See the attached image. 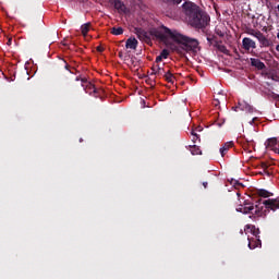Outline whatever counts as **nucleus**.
Masks as SVG:
<instances>
[{
    "label": "nucleus",
    "mask_w": 279,
    "mask_h": 279,
    "mask_svg": "<svg viewBox=\"0 0 279 279\" xmlns=\"http://www.w3.org/2000/svg\"><path fill=\"white\" fill-rule=\"evenodd\" d=\"M135 34L138 40L146 43V45H151L153 38H156L161 43H167L169 40V36H171V29H169L167 26L151 28L149 32L143 28H135Z\"/></svg>",
    "instance_id": "obj_1"
},
{
    "label": "nucleus",
    "mask_w": 279,
    "mask_h": 279,
    "mask_svg": "<svg viewBox=\"0 0 279 279\" xmlns=\"http://www.w3.org/2000/svg\"><path fill=\"white\" fill-rule=\"evenodd\" d=\"M169 38H172L174 43L181 45V49L186 51V53H197V49H199V40L196 38H191L189 36L173 32H171Z\"/></svg>",
    "instance_id": "obj_2"
},
{
    "label": "nucleus",
    "mask_w": 279,
    "mask_h": 279,
    "mask_svg": "<svg viewBox=\"0 0 279 279\" xmlns=\"http://www.w3.org/2000/svg\"><path fill=\"white\" fill-rule=\"evenodd\" d=\"M189 23L195 29H205V27H208V23H210V16L202 11V9H198L189 15Z\"/></svg>",
    "instance_id": "obj_3"
},
{
    "label": "nucleus",
    "mask_w": 279,
    "mask_h": 279,
    "mask_svg": "<svg viewBox=\"0 0 279 279\" xmlns=\"http://www.w3.org/2000/svg\"><path fill=\"white\" fill-rule=\"evenodd\" d=\"M238 213H243V215H250V219H256V217H263V208L258 205L254 206V203L245 201L243 205L236 208Z\"/></svg>",
    "instance_id": "obj_4"
},
{
    "label": "nucleus",
    "mask_w": 279,
    "mask_h": 279,
    "mask_svg": "<svg viewBox=\"0 0 279 279\" xmlns=\"http://www.w3.org/2000/svg\"><path fill=\"white\" fill-rule=\"evenodd\" d=\"M246 34H248V36H254V38H257L262 47H271L272 45L271 40L265 37V35L260 31H256L254 28H247Z\"/></svg>",
    "instance_id": "obj_5"
},
{
    "label": "nucleus",
    "mask_w": 279,
    "mask_h": 279,
    "mask_svg": "<svg viewBox=\"0 0 279 279\" xmlns=\"http://www.w3.org/2000/svg\"><path fill=\"white\" fill-rule=\"evenodd\" d=\"M163 3H168V10H166L167 16H173L175 14V5H180L182 0H162Z\"/></svg>",
    "instance_id": "obj_6"
},
{
    "label": "nucleus",
    "mask_w": 279,
    "mask_h": 279,
    "mask_svg": "<svg viewBox=\"0 0 279 279\" xmlns=\"http://www.w3.org/2000/svg\"><path fill=\"white\" fill-rule=\"evenodd\" d=\"M263 204L265 205V208H267V210H272L274 213H276V210H279V198H268L264 201Z\"/></svg>",
    "instance_id": "obj_7"
},
{
    "label": "nucleus",
    "mask_w": 279,
    "mask_h": 279,
    "mask_svg": "<svg viewBox=\"0 0 279 279\" xmlns=\"http://www.w3.org/2000/svg\"><path fill=\"white\" fill-rule=\"evenodd\" d=\"M233 110H234L235 112H239V110H242L243 112H250V113H252V112H254V107H253L252 105L247 104V101L242 100V101H240V102L238 104L236 107H233Z\"/></svg>",
    "instance_id": "obj_8"
},
{
    "label": "nucleus",
    "mask_w": 279,
    "mask_h": 279,
    "mask_svg": "<svg viewBox=\"0 0 279 279\" xmlns=\"http://www.w3.org/2000/svg\"><path fill=\"white\" fill-rule=\"evenodd\" d=\"M182 8L187 16H191L193 14V12H196L199 9V7H197V4H195L191 1H185L182 4Z\"/></svg>",
    "instance_id": "obj_9"
},
{
    "label": "nucleus",
    "mask_w": 279,
    "mask_h": 279,
    "mask_svg": "<svg viewBox=\"0 0 279 279\" xmlns=\"http://www.w3.org/2000/svg\"><path fill=\"white\" fill-rule=\"evenodd\" d=\"M111 5H113L114 10H117L119 14H128V7H125V3H123V1L114 0Z\"/></svg>",
    "instance_id": "obj_10"
},
{
    "label": "nucleus",
    "mask_w": 279,
    "mask_h": 279,
    "mask_svg": "<svg viewBox=\"0 0 279 279\" xmlns=\"http://www.w3.org/2000/svg\"><path fill=\"white\" fill-rule=\"evenodd\" d=\"M242 45H243V49H245V51H250V49H256V41H254L253 39H251L248 37H244L242 39Z\"/></svg>",
    "instance_id": "obj_11"
},
{
    "label": "nucleus",
    "mask_w": 279,
    "mask_h": 279,
    "mask_svg": "<svg viewBox=\"0 0 279 279\" xmlns=\"http://www.w3.org/2000/svg\"><path fill=\"white\" fill-rule=\"evenodd\" d=\"M263 242L260 241V238H248V247L251 250H256V247H262Z\"/></svg>",
    "instance_id": "obj_12"
},
{
    "label": "nucleus",
    "mask_w": 279,
    "mask_h": 279,
    "mask_svg": "<svg viewBox=\"0 0 279 279\" xmlns=\"http://www.w3.org/2000/svg\"><path fill=\"white\" fill-rule=\"evenodd\" d=\"M276 145H278V137H270L265 142L266 149H271L272 151L278 148Z\"/></svg>",
    "instance_id": "obj_13"
},
{
    "label": "nucleus",
    "mask_w": 279,
    "mask_h": 279,
    "mask_svg": "<svg viewBox=\"0 0 279 279\" xmlns=\"http://www.w3.org/2000/svg\"><path fill=\"white\" fill-rule=\"evenodd\" d=\"M251 66H254L255 69H257V71L265 70V63L260 61V59L256 58H251Z\"/></svg>",
    "instance_id": "obj_14"
},
{
    "label": "nucleus",
    "mask_w": 279,
    "mask_h": 279,
    "mask_svg": "<svg viewBox=\"0 0 279 279\" xmlns=\"http://www.w3.org/2000/svg\"><path fill=\"white\" fill-rule=\"evenodd\" d=\"M234 147V142H227L223 144L222 147H220V154H221V157L223 158V156H226V154H228V151L230 149H232Z\"/></svg>",
    "instance_id": "obj_15"
},
{
    "label": "nucleus",
    "mask_w": 279,
    "mask_h": 279,
    "mask_svg": "<svg viewBox=\"0 0 279 279\" xmlns=\"http://www.w3.org/2000/svg\"><path fill=\"white\" fill-rule=\"evenodd\" d=\"M126 49H136L138 47V40L134 37H130L125 43Z\"/></svg>",
    "instance_id": "obj_16"
},
{
    "label": "nucleus",
    "mask_w": 279,
    "mask_h": 279,
    "mask_svg": "<svg viewBox=\"0 0 279 279\" xmlns=\"http://www.w3.org/2000/svg\"><path fill=\"white\" fill-rule=\"evenodd\" d=\"M82 87L84 88L85 93H87L88 95H93V93L97 94V88L90 82L87 84H82Z\"/></svg>",
    "instance_id": "obj_17"
},
{
    "label": "nucleus",
    "mask_w": 279,
    "mask_h": 279,
    "mask_svg": "<svg viewBox=\"0 0 279 279\" xmlns=\"http://www.w3.org/2000/svg\"><path fill=\"white\" fill-rule=\"evenodd\" d=\"M157 70L155 72H151L150 75H157L158 77H162L167 70H165V64L160 65L159 63L155 64Z\"/></svg>",
    "instance_id": "obj_18"
},
{
    "label": "nucleus",
    "mask_w": 279,
    "mask_h": 279,
    "mask_svg": "<svg viewBox=\"0 0 279 279\" xmlns=\"http://www.w3.org/2000/svg\"><path fill=\"white\" fill-rule=\"evenodd\" d=\"M247 230H251L253 236H255V239H260V229L256 228V226L254 225H247L246 226Z\"/></svg>",
    "instance_id": "obj_19"
},
{
    "label": "nucleus",
    "mask_w": 279,
    "mask_h": 279,
    "mask_svg": "<svg viewBox=\"0 0 279 279\" xmlns=\"http://www.w3.org/2000/svg\"><path fill=\"white\" fill-rule=\"evenodd\" d=\"M167 58H169V50L163 49L159 56H157L155 62L156 64L162 62V60H167Z\"/></svg>",
    "instance_id": "obj_20"
},
{
    "label": "nucleus",
    "mask_w": 279,
    "mask_h": 279,
    "mask_svg": "<svg viewBox=\"0 0 279 279\" xmlns=\"http://www.w3.org/2000/svg\"><path fill=\"white\" fill-rule=\"evenodd\" d=\"M242 147L244 151L252 154L251 147H254V140H245V142L242 144Z\"/></svg>",
    "instance_id": "obj_21"
},
{
    "label": "nucleus",
    "mask_w": 279,
    "mask_h": 279,
    "mask_svg": "<svg viewBox=\"0 0 279 279\" xmlns=\"http://www.w3.org/2000/svg\"><path fill=\"white\" fill-rule=\"evenodd\" d=\"M214 47L218 49V51H220L221 53H225L226 56L230 53V50H228V48L225 45L219 44V41H216V44H214Z\"/></svg>",
    "instance_id": "obj_22"
},
{
    "label": "nucleus",
    "mask_w": 279,
    "mask_h": 279,
    "mask_svg": "<svg viewBox=\"0 0 279 279\" xmlns=\"http://www.w3.org/2000/svg\"><path fill=\"white\" fill-rule=\"evenodd\" d=\"M161 77H163L168 84H173V82H175V76H173L169 70Z\"/></svg>",
    "instance_id": "obj_23"
},
{
    "label": "nucleus",
    "mask_w": 279,
    "mask_h": 279,
    "mask_svg": "<svg viewBox=\"0 0 279 279\" xmlns=\"http://www.w3.org/2000/svg\"><path fill=\"white\" fill-rule=\"evenodd\" d=\"M88 32H90V23H85L81 26V33L84 37L88 35Z\"/></svg>",
    "instance_id": "obj_24"
},
{
    "label": "nucleus",
    "mask_w": 279,
    "mask_h": 279,
    "mask_svg": "<svg viewBox=\"0 0 279 279\" xmlns=\"http://www.w3.org/2000/svg\"><path fill=\"white\" fill-rule=\"evenodd\" d=\"M190 151H191L192 156L202 155V149H199L197 145L190 146Z\"/></svg>",
    "instance_id": "obj_25"
},
{
    "label": "nucleus",
    "mask_w": 279,
    "mask_h": 279,
    "mask_svg": "<svg viewBox=\"0 0 279 279\" xmlns=\"http://www.w3.org/2000/svg\"><path fill=\"white\" fill-rule=\"evenodd\" d=\"M257 194L259 197H265V198L274 196V193L267 190H258Z\"/></svg>",
    "instance_id": "obj_26"
},
{
    "label": "nucleus",
    "mask_w": 279,
    "mask_h": 279,
    "mask_svg": "<svg viewBox=\"0 0 279 279\" xmlns=\"http://www.w3.org/2000/svg\"><path fill=\"white\" fill-rule=\"evenodd\" d=\"M111 34H113V36H121V34H123V27L111 28Z\"/></svg>",
    "instance_id": "obj_27"
},
{
    "label": "nucleus",
    "mask_w": 279,
    "mask_h": 279,
    "mask_svg": "<svg viewBox=\"0 0 279 279\" xmlns=\"http://www.w3.org/2000/svg\"><path fill=\"white\" fill-rule=\"evenodd\" d=\"M207 41L209 43V45H217V43H219V40H217V36L216 35L207 36Z\"/></svg>",
    "instance_id": "obj_28"
},
{
    "label": "nucleus",
    "mask_w": 279,
    "mask_h": 279,
    "mask_svg": "<svg viewBox=\"0 0 279 279\" xmlns=\"http://www.w3.org/2000/svg\"><path fill=\"white\" fill-rule=\"evenodd\" d=\"M192 135V142L197 143V141L199 142V135L197 133H195V131L191 132Z\"/></svg>",
    "instance_id": "obj_29"
},
{
    "label": "nucleus",
    "mask_w": 279,
    "mask_h": 279,
    "mask_svg": "<svg viewBox=\"0 0 279 279\" xmlns=\"http://www.w3.org/2000/svg\"><path fill=\"white\" fill-rule=\"evenodd\" d=\"M62 65L65 69V71H69L70 73H73V71H71V65L69 63H66L65 60H62Z\"/></svg>",
    "instance_id": "obj_30"
},
{
    "label": "nucleus",
    "mask_w": 279,
    "mask_h": 279,
    "mask_svg": "<svg viewBox=\"0 0 279 279\" xmlns=\"http://www.w3.org/2000/svg\"><path fill=\"white\" fill-rule=\"evenodd\" d=\"M81 82H82V84H85V85L90 83V82H88V80L86 77L81 78Z\"/></svg>",
    "instance_id": "obj_31"
},
{
    "label": "nucleus",
    "mask_w": 279,
    "mask_h": 279,
    "mask_svg": "<svg viewBox=\"0 0 279 279\" xmlns=\"http://www.w3.org/2000/svg\"><path fill=\"white\" fill-rule=\"evenodd\" d=\"M262 169H264V170L266 171V169H268L267 163L263 162V163H262Z\"/></svg>",
    "instance_id": "obj_32"
},
{
    "label": "nucleus",
    "mask_w": 279,
    "mask_h": 279,
    "mask_svg": "<svg viewBox=\"0 0 279 279\" xmlns=\"http://www.w3.org/2000/svg\"><path fill=\"white\" fill-rule=\"evenodd\" d=\"M151 71H153V73H156V71H157L156 64L153 65Z\"/></svg>",
    "instance_id": "obj_33"
},
{
    "label": "nucleus",
    "mask_w": 279,
    "mask_h": 279,
    "mask_svg": "<svg viewBox=\"0 0 279 279\" xmlns=\"http://www.w3.org/2000/svg\"><path fill=\"white\" fill-rule=\"evenodd\" d=\"M97 51H100V52H101V51H104V48H101V46H98V47H97Z\"/></svg>",
    "instance_id": "obj_34"
},
{
    "label": "nucleus",
    "mask_w": 279,
    "mask_h": 279,
    "mask_svg": "<svg viewBox=\"0 0 279 279\" xmlns=\"http://www.w3.org/2000/svg\"><path fill=\"white\" fill-rule=\"evenodd\" d=\"M75 82H82V77L76 76Z\"/></svg>",
    "instance_id": "obj_35"
},
{
    "label": "nucleus",
    "mask_w": 279,
    "mask_h": 279,
    "mask_svg": "<svg viewBox=\"0 0 279 279\" xmlns=\"http://www.w3.org/2000/svg\"><path fill=\"white\" fill-rule=\"evenodd\" d=\"M7 45H12V38L8 40Z\"/></svg>",
    "instance_id": "obj_36"
},
{
    "label": "nucleus",
    "mask_w": 279,
    "mask_h": 279,
    "mask_svg": "<svg viewBox=\"0 0 279 279\" xmlns=\"http://www.w3.org/2000/svg\"><path fill=\"white\" fill-rule=\"evenodd\" d=\"M146 84H150V86H154V84H151V80L146 81Z\"/></svg>",
    "instance_id": "obj_37"
},
{
    "label": "nucleus",
    "mask_w": 279,
    "mask_h": 279,
    "mask_svg": "<svg viewBox=\"0 0 279 279\" xmlns=\"http://www.w3.org/2000/svg\"><path fill=\"white\" fill-rule=\"evenodd\" d=\"M203 186L206 189L208 186V183H203Z\"/></svg>",
    "instance_id": "obj_38"
},
{
    "label": "nucleus",
    "mask_w": 279,
    "mask_h": 279,
    "mask_svg": "<svg viewBox=\"0 0 279 279\" xmlns=\"http://www.w3.org/2000/svg\"><path fill=\"white\" fill-rule=\"evenodd\" d=\"M276 51H279V44L276 46Z\"/></svg>",
    "instance_id": "obj_39"
},
{
    "label": "nucleus",
    "mask_w": 279,
    "mask_h": 279,
    "mask_svg": "<svg viewBox=\"0 0 279 279\" xmlns=\"http://www.w3.org/2000/svg\"><path fill=\"white\" fill-rule=\"evenodd\" d=\"M218 35H219L220 37H223V33H218Z\"/></svg>",
    "instance_id": "obj_40"
},
{
    "label": "nucleus",
    "mask_w": 279,
    "mask_h": 279,
    "mask_svg": "<svg viewBox=\"0 0 279 279\" xmlns=\"http://www.w3.org/2000/svg\"><path fill=\"white\" fill-rule=\"evenodd\" d=\"M109 1V3L111 4L112 2H114V0H108Z\"/></svg>",
    "instance_id": "obj_41"
},
{
    "label": "nucleus",
    "mask_w": 279,
    "mask_h": 279,
    "mask_svg": "<svg viewBox=\"0 0 279 279\" xmlns=\"http://www.w3.org/2000/svg\"><path fill=\"white\" fill-rule=\"evenodd\" d=\"M80 143H84V140H83V138H80Z\"/></svg>",
    "instance_id": "obj_42"
},
{
    "label": "nucleus",
    "mask_w": 279,
    "mask_h": 279,
    "mask_svg": "<svg viewBox=\"0 0 279 279\" xmlns=\"http://www.w3.org/2000/svg\"><path fill=\"white\" fill-rule=\"evenodd\" d=\"M254 121H256V118H254L251 123H253Z\"/></svg>",
    "instance_id": "obj_43"
},
{
    "label": "nucleus",
    "mask_w": 279,
    "mask_h": 279,
    "mask_svg": "<svg viewBox=\"0 0 279 279\" xmlns=\"http://www.w3.org/2000/svg\"><path fill=\"white\" fill-rule=\"evenodd\" d=\"M277 1H279V0H277Z\"/></svg>",
    "instance_id": "obj_44"
}]
</instances>
